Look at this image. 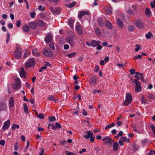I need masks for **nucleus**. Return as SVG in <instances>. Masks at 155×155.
Instances as JSON below:
<instances>
[{"label": "nucleus", "mask_w": 155, "mask_h": 155, "mask_svg": "<svg viewBox=\"0 0 155 155\" xmlns=\"http://www.w3.org/2000/svg\"><path fill=\"white\" fill-rule=\"evenodd\" d=\"M150 127L152 129L153 134L155 136V126L153 124H151L150 125Z\"/></svg>", "instance_id": "nucleus-39"}, {"label": "nucleus", "mask_w": 155, "mask_h": 155, "mask_svg": "<svg viewBox=\"0 0 155 155\" xmlns=\"http://www.w3.org/2000/svg\"><path fill=\"white\" fill-rule=\"evenodd\" d=\"M142 58V55H136L134 57V58L135 59H141Z\"/></svg>", "instance_id": "nucleus-52"}, {"label": "nucleus", "mask_w": 155, "mask_h": 155, "mask_svg": "<svg viewBox=\"0 0 155 155\" xmlns=\"http://www.w3.org/2000/svg\"><path fill=\"white\" fill-rule=\"evenodd\" d=\"M44 65L45 66H50L51 65L50 63L48 62H45L44 63Z\"/></svg>", "instance_id": "nucleus-62"}, {"label": "nucleus", "mask_w": 155, "mask_h": 155, "mask_svg": "<svg viewBox=\"0 0 155 155\" xmlns=\"http://www.w3.org/2000/svg\"><path fill=\"white\" fill-rule=\"evenodd\" d=\"M12 130H14L16 128L18 129L19 128V126L18 125H16L15 124H14L12 125Z\"/></svg>", "instance_id": "nucleus-36"}, {"label": "nucleus", "mask_w": 155, "mask_h": 155, "mask_svg": "<svg viewBox=\"0 0 155 155\" xmlns=\"http://www.w3.org/2000/svg\"><path fill=\"white\" fill-rule=\"evenodd\" d=\"M108 140L106 141L105 142V143H109L110 144H111L113 142V140L112 139V138H109L108 139Z\"/></svg>", "instance_id": "nucleus-49"}, {"label": "nucleus", "mask_w": 155, "mask_h": 155, "mask_svg": "<svg viewBox=\"0 0 155 155\" xmlns=\"http://www.w3.org/2000/svg\"><path fill=\"white\" fill-rule=\"evenodd\" d=\"M22 29L25 32H28L30 30L29 27L27 25H25L22 26Z\"/></svg>", "instance_id": "nucleus-22"}, {"label": "nucleus", "mask_w": 155, "mask_h": 155, "mask_svg": "<svg viewBox=\"0 0 155 155\" xmlns=\"http://www.w3.org/2000/svg\"><path fill=\"white\" fill-rule=\"evenodd\" d=\"M86 134L83 135V137L86 139H89L91 136H93V133L90 131H87Z\"/></svg>", "instance_id": "nucleus-15"}, {"label": "nucleus", "mask_w": 155, "mask_h": 155, "mask_svg": "<svg viewBox=\"0 0 155 155\" xmlns=\"http://www.w3.org/2000/svg\"><path fill=\"white\" fill-rule=\"evenodd\" d=\"M10 125V120H8L5 121L3 126V129L4 130H6L9 128Z\"/></svg>", "instance_id": "nucleus-14"}, {"label": "nucleus", "mask_w": 155, "mask_h": 155, "mask_svg": "<svg viewBox=\"0 0 155 155\" xmlns=\"http://www.w3.org/2000/svg\"><path fill=\"white\" fill-rule=\"evenodd\" d=\"M24 110L25 113H28V108L26 104L25 103L24 104Z\"/></svg>", "instance_id": "nucleus-32"}, {"label": "nucleus", "mask_w": 155, "mask_h": 155, "mask_svg": "<svg viewBox=\"0 0 155 155\" xmlns=\"http://www.w3.org/2000/svg\"><path fill=\"white\" fill-rule=\"evenodd\" d=\"M15 84L21 86V81L19 78H16L15 79Z\"/></svg>", "instance_id": "nucleus-31"}, {"label": "nucleus", "mask_w": 155, "mask_h": 155, "mask_svg": "<svg viewBox=\"0 0 155 155\" xmlns=\"http://www.w3.org/2000/svg\"><path fill=\"white\" fill-rule=\"evenodd\" d=\"M135 29V27L132 25H130L128 27V30L130 31H132Z\"/></svg>", "instance_id": "nucleus-40"}, {"label": "nucleus", "mask_w": 155, "mask_h": 155, "mask_svg": "<svg viewBox=\"0 0 155 155\" xmlns=\"http://www.w3.org/2000/svg\"><path fill=\"white\" fill-rule=\"evenodd\" d=\"M95 34L98 36H100L101 35L100 30L98 28H97L95 29Z\"/></svg>", "instance_id": "nucleus-24"}, {"label": "nucleus", "mask_w": 155, "mask_h": 155, "mask_svg": "<svg viewBox=\"0 0 155 155\" xmlns=\"http://www.w3.org/2000/svg\"><path fill=\"white\" fill-rule=\"evenodd\" d=\"M117 23L118 25L120 28H122L123 26V23L122 22L120 18H118L117 20Z\"/></svg>", "instance_id": "nucleus-25"}, {"label": "nucleus", "mask_w": 155, "mask_h": 155, "mask_svg": "<svg viewBox=\"0 0 155 155\" xmlns=\"http://www.w3.org/2000/svg\"><path fill=\"white\" fill-rule=\"evenodd\" d=\"M35 64V62L33 58H31L25 63V66L26 68H28L29 67L34 66Z\"/></svg>", "instance_id": "nucleus-2"}, {"label": "nucleus", "mask_w": 155, "mask_h": 155, "mask_svg": "<svg viewBox=\"0 0 155 155\" xmlns=\"http://www.w3.org/2000/svg\"><path fill=\"white\" fill-rule=\"evenodd\" d=\"M37 117L40 119H43L44 117V114L43 113H40L38 114Z\"/></svg>", "instance_id": "nucleus-45"}, {"label": "nucleus", "mask_w": 155, "mask_h": 155, "mask_svg": "<svg viewBox=\"0 0 155 155\" xmlns=\"http://www.w3.org/2000/svg\"><path fill=\"white\" fill-rule=\"evenodd\" d=\"M147 155H155V151L154 150H151L147 154Z\"/></svg>", "instance_id": "nucleus-43"}, {"label": "nucleus", "mask_w": 155, "mask_h": 155, "mask_svg": "<svg viewBox=\"0 0 155 155\" xmlns=\"http://www.w3.org/2000/svg\"><path fill=\"white\" fill-rule=\"evenodd\" d=\"M36 15V13L35 12H32L30 14L31 17L32 18H34Z\"/></svg>", "instance_id": "nucleus-58"}, {"label": "nucleus", "mask_w": 155, "mask_h": 155, "mask_svg": "<svg viewBox=\"0 0 155 155\" xmlns=\"http://www.w3.org/2000/svg\"><path fill=\"white\" fill-rule=\"evenodd\" d=\"M132 101V96L130 94H127L126 95V98L124 101V105L127 106L130 104Z\"/></svg>", "instance_id": "nucleus-3"}, {"label": "nucleus", "mask_w": 155, "mask_h": 155, "mask_svg": "<svg viewBox=\"0 0 155 155\" xmlns=\"http://www.w3.org/2000/svg\"><path fill=\"white\" fill-rule=\"evenodd\" d=\"M136 48L135 49V51H138L140 49L141 47L139 45H135Z\"/></svg>", "instance_id": "nucleus-47"}, {"label": "nucleus", "mask_w": 155, "mask_h": 155, "mask_svg": "<svg viewBox=\"0 0 155 155\" xmlns=\"http://www.w3.org/2000/svg\"><path fill=\"white\" fill-rule=\"evenodd\" d=\"M99 70V68L98 65H96L94 68L95 71L97 72Z\"/></svg>", "instance_id": "nucleus-63"}, {"label": "nucleus", "mask_w": 155, "mask_h": 155, "mask_svg": "<svg viewBox=\"0 0 155 155\" xmlns=\"http://www.w3.org/2000/svg\"><path fill=\"white\" fill-rule=\"evenodd\" d=\"M105 26L108 29H111L112 28V26L111 22L108 21H106L105 22Z\"/></svg>", "instance_id": "nucleus-18"}, {"label": "nucleus", "mask_w": 155, "mask_h": 155, "mask_svg": "<svg viewBox=\"0 0 155 155\" xmlns=\"http://www.w3.org/2000/svg\"><path fill=\"white\" fill-rule=\"evenodd\" d=\"M89 14L88 11H82L78 14V16L79 18H81L82 17L85 15H88Z\"/></svg>", "instance_id": "nucleus-16"}, {"label": "nucleus", "mask_w": 155, "mask_h": 155, "mask_svg": "<svg viewBox=\"0 0 155 155\" xmlns=\"http://www.w3.org/2000/svg\"><path fill=\"white\" fill-rule=\"evenodd\" d=\"M148 97L150 99H155V96L152 94L149 95Z\"/></svg>", "instance_id": "nucleus-56"}, {"label": "nucleus", "mask_w": 155, "mask_h": 155, "mask_svg": "<svg viewBox=\"0 0 155 155\" xmlns=\"http://www.w3.org/2000/svg\"><path fill=\"white\" fill-rule=\"evenodd\" d=\"M121 140L123 142H125L127 141V138L126 137H120Z\"/></svg>", "instance_id": "nucleus-60"}, {"label": "nucleus", "mask_w": 155, "mask_h": 155, "mask_svg": "<svg viewBox=\"0 0 155 155\" xmlns=\"http://www.w3.org/2000/svg\"><path fill=\"white\" fill-rule=\"evenodd\" d=\"M49 46L50 48L52 50H54L55 49L54 44L52 43H50L49 44Z\"/></svg>", "instance_id": "nucleus-55"}, {"label": "nucleus", "mask_w": 155, "mask_h": 155, "mask_svg": "<svg viewBox=\"0 0 155 155\" xmlns=\"http://www.w3.org/2000/svg\"><path fill=\"white\" fill-rule=\"evenodd\" d=\"M43 53L45 56L51 57L52 55V52L49 48H45L43 50Z\"/></svg>", "instance_id": "nucleus-8"}, {"label": "nucleus", "mask_w": 155, "mask_h": 155, "mask_svg": "<svg viewBox=\"0 0 155 155\" xmlns=\"http://www.w3.org/2000/svg\"><path fill=\"white\" fill-rule=\"evenodd\" d=\"M89 82L90 84L93 86H95L97 83V78L95 77H93L90 79Z\"/></svg>", "instance_id": "nucleus-9"}, {"label": "nucleus", "mask_w": 155, "mask_h": 155, "mask_svg": "<svg viewBox=\"0 0 155 155\" xmlns=\"http://www.w3.org/2000/svg\"><path fill=\"white\" fill-rule=\"evenodd\" d=\"M115 125V124L114 123H113L111 124H109V125H107L106 127L105 128V129H107L108 128H110L114 126Z\"/></svg>", "instance_id": "nucleus-35"}, {"label": "nucleus", "mask_w": 155, "mask_h": 155, "mask_svg": "<svg viewBox=\"0 0 155 155\" xmlns=\"http://www.w3.org/2000/svg\"><path fill=\"white\" fill-rule=\"evenodd\" d=\"M146 15H147L148 18H150L152 16L150 9L148 8H146Z\"/></svg>", "instance_id": "nucleus-19"}, {"label": "nucleus", "mask_w": 155, "mask_h": 155, "mask_svg": "<svg viewBox=\"0 0 155 155\" xmlns=\"http://www.w3.org/2000/svg\"><path fill=\"white\" fill-rule=\"evenodd\" d=\"M76 3L75 2H73L72 3L68 5L67 6L68 8H70L74 6L75 5Z\"/></svg>", "instance_id": "nucleus-37"}, {"label": "nucleus", "mask_w": 155, "mask_h": 155, "mask_svg": "<svg viewBox=\"0 0 155 155\" xmlns=\"http://www.w3.org/2000/svg\"><path fill=\"white\" fill-rule=\"evenodd\" d=\"M75 29L79 35H81L83 34V30L81 24L77 22L75 26Z\"/></svg>", "instance_id": "nucleus-4"}, {"label": "nucleus", "mask_w": 155, "mask_h": 155, "mask_svg": "<svg viewBox=\"0 0 155 155\" xmlns=\"http://www.w3.org/2000/svg\"><path fill=\"white\" fill-rule=\"evenodd\" d=\"M37 24L40 26H43L45 25V23L43 21L39 20L37 21Z\"/></svg>", "instance_id": "nucleus-30"}, {"label": "nucleus", "mask_w": 155, "mask_h": 155, "mask_svg": "<svg viewBox=\"0 0 155 155\" xmlns=\"http://www.w3.org/2000/svg\"><path fill=\"white\" fill-rule=\"evenodd\" d=\"M95 137L94 136L93 134V136H91L90 138V140L91 143H93L94 141V138Z\"/></svg>", "instance_id": "nucleus-48"}, {"label": "nucleus", "mask_w": 155, "mask_h": 155, "mask_svg": "<svg viewBox=\"0 0 155 155\" xmlns=\"http://www.w3.org/2000/svg\"><path fill=\"white\" fill-rule=\"evenodd\" d=\"M14 105V98L11 97L8 101V106L9 108L13 107Z\"/></svg>", "instance_id": "nucleus-11"}, {"label": "nucleus", "mask_w": 155, "mask_h": 155, "mask_svg": "<svg viewBox=\"0 0 155 155\" xmlns=\"http://www.w3.org/2000/svg\"><path fill=\"white\" fill-rule=\"evenodd\" d=\"M5 141L4 140H2L0 141V144L2 146L5 145Z\"/></svg>", "instance_id": "nucleus-61"}, {"label": "nucleus", "mask_w": 155, "mask_h": 155, "mask_svg": "<svg viewBox=\"0 0 155 155\" xmlns=\"http://www.w3.org/2000/svg\"><path fill=\"white\" fill-rule=\"evenodd\" d=\"M32 54L34 56L37 57L39 55L40 52H37V49H34L32 51Z\"/></svg>", "instance_id": "nucleus-23"}, {"label": "nucleus", "mask_w": 155, "mask_h": 155, "mask_svg": "<svg viewBox=\"0 0 155 155\" xmlns=\"http://www.w3.org/2000/svg\"><path fill=\"white\" fill-rule=\"evenodd\" d=\"M65 153L66 155H76L75 153L68 151H66Z\"/></svg>", "instance_id": "nucleus-50"}, {"label": "nucleus", "mask_w": 155, "mask_h": 155, "mask_svg": "<svg viewBox=\"0 0 155 155\" xmlns=\"http://www.w3.org/2000/svg\"><path fill=\"white\" fill-rule=\"evenodd\" d=\"M76 54V53L75 52H73L71 53L70 54H67V55L68 57H69L70 58H71L73 57H74L75 54Z\"/></svg>", "instance_id": "nucleus-34"}, {"label": "nucleus", "mask_w": 155, "mask_h": 155, "mask_svg": "<svg viewBox=\"0 0 155 155\" xmlns=\"http://www.w3.org/2000/svg\"><path fill=\"white\" fill-rule=\"evenodd\" d=\"M101 43V42L100 41H96L95 40H92L91 41V44L92 47H94L97 45H100Z\"/></svg>", "instance_id": "nucleus-13"}, {"label": "nucleus", "mask_w": 155, "mask_h": 155, "mask_svg": "<svg viewBox=\"0 0 155 155\" xmlns=\"http://www.w3.org/2000/svg\"><path fill=\"white\" fill-rule=\"evenodd\" d=\"M21 87V86L15 84L13 86V89L15 90H17Z\"/></svg>", "instance_id": "nucleus-38"}, {"label": "nucleus", "mask_w": 155, "mask_h": 155, "mask_svg": "<svg viewBox=\"0 0 155 155\" xmlns=\"http://www.w3.org/2000/svg\"><path fill=\"white\" fill-rule=\"evenodd\" d=\"M75 39L74 35L68 37L66 38V41L71 46L74 45V41Z\"/></svg>", "instance_id": "nucleus-7"}, {"label": "nucleus", "mask_w": 155, "mask_h": 155, "mask_svg": "<svg viewBox=\"0 0 155 155\" xmlns=\"http://www.w3.org/2000/svg\"><path fill=\"white\" fill-rule=\"evenodd\" d=\"M106 12L107 14L110 15L112 14L111 8H108Z\"/></svg>", "instance_id": "nucleus-46"}, {"label": "nucleus", "mask_w": 155, "mask_h": 155, "mask_svg": "<svg viewBox=\"0 0 155 155\" xmlns=\"http://www.w3.org/2000/svg\"><path fill=\"white\" fill-rule=\"evenodd\" d=\"M133 130L134 132L139 134H143L144 132L143 130L142 131H139L138 130H137L136 128L134 127L133 128Z\"/></svg>", "instance_id": "nucleus-33"}, {"label": "nucleus", "mask_w": 155, "mask_h": 155, "mask_svg": "<svg viewBox=\"0 0 155 155\" xmlns=\"http://www.w3.org/2000/svg\"><path fill=\"white\" fill-rule=\"evenodd\" d=\"M142 74H140L137 72H136L135 74L134 75L135 77L136 78V79H137L138 81L140 79V76H141Z\"/></svg>", "instance_id": "nucleus-27"}, {"label": "nucleus", "mask_w": 155, "mask_h": 155, "mask_svg": "<svg viewBox=\"0 0 155 155\" xmlns=\"http://www.w3.org/2000/svg\"><path fill=\"white\" fill-rule=\"evenodd\" d=\"M100 92H101V91H100L98 90H96V89H94V91H93V93L94 94H95L97 93H99Z\"/></svg>", "instance_id": "nucleus-59"}, {"label": "nucleus", "mask_w": 155, "mask_h": 155, "mask_svg": "<svg viewBox=\"0 0 155 155\" xmlns=\"http://www.w3.org/2000/svg\"><path fill=\"white\" fill-rule=\"evenodd\" d=\"M16 25L17 27H20L21 25V21L19 20H18L16 22Z\"/></svg>", "instance_id": "nucleus-54"}, {"label": "nucleus", "mask_w": 155, "mask_h": 155, "mask_svg": "<svg viewBox=\"0 0 155 155\" xmlns=\"http://www.w3.org/2000/svg\"><path fill=\"white\" fill-rule=\"evenodd\" d=\"M131 80L133 83H134L135 84V91L137 92L140 91H141V87L139 82L136 79L134 80L132 79Z\"/></svg>", "instance_id": "nucleus-1"}, {"label": "nucleus", "mask_w": 155, "mask_h": 155, "mask_svg": "<svg viewBox=\"0 0 155 155\" xmlns=\"http://www.w3.org/2000/svg\"><path fill=\"white\" fill-rule=\"evenodd\" d=\"M55 118L54 116L50 117H48V120L49 122H52L55 121Z\"/></svg>", "instance_id": "nucleus-41"}, {"label": "nucleus", "mask_w": 155, "mask_h": 155, "mask_svg": "<svg viewBox=\"0 0 155 155\" xmlns=\"http://www.w3.org/2000/svg\"><path fill=\"white\" fill-rule=\"evenodd\" d=\"M153 37V35L151 32H148L147 34H146V38L147 39H150Z\"/></svg>", "instance_id": "nucleus-26"}, {"label": "nucleus", "mask_w": 155, "mask_h": 155, "mask_svg": "<svg viewBox=\"0 0 155 155\" xmlns=\"http://www.w3.org/2000/svg\"><path fill=\"white\" fill-rule=\"evenodd\" d=\"M29 25L31 29H35L37 27V24L35 22H30L29 23Z\"/></svg>", "instance_id": "nucleus-20"}, {"label": "nucleus", "mask_w": 155, "mask_h": 155, "mask_svg": "<svg viewBox=\"0 0 155 155\" xmlns=\"http://www.w3.org/2000/svg\"><path fill=\"white\" fill-rule=\"evenodd\" d=\"M69 46L68 45L65 44L64 45V49H67L69 48Z\"/></svg>", "instance_id": "nucleus-64"}, {"label": "nucleus", "mask_w": 155, "mask_h": 155, "mask_svg": "<svg viewBox=\"0 0 155 155\" xmlns=\"http://www.w3.org/2000/svg\"><path fill=\"white\" fill-rule=\"evenodd\" d=\"M7 109V107L6 105L2 104L0 106V109L1 110H6Z\"/></svg>", "instance_id": "nucleus-29"}, {"label": "nucleus", "mask_w": 155, "mask_h": 155, "mask_svg": "<svg viewBox=\"0 0 155 155\" xmlns=\"http://www.w3.org/2000/svg\"><path fill=\"white\" fill-rule=\"evenodd\" d=\"M141 103L142 104H145V99L144 96H142L141 97Z\"/></svg>", "instance_id": "nucleus-51"}, {"label": "nucleus", "mask_w": 155, "mask_h": 155, "mask_svg": "<svg viewBox=\"0 0 155 155\" xmlns=\"http://www.w3.org/2000/svg\"><path fill=\"white\" fill-rule=\"evenodd\" d=\"M135 25L138 27L141 28L143 26V23L140 20H136L135 22Z\"/></svg>", "instance_id": "nucleus-17"}, {"label": "nucleus", "mask_w": 155, "mask_h": 155, "mask_svg": "<svg viewBox=\"0 0 155 155\" xmlns=\"http://www.w3.org/2000/svg\"><path fill=\"white\" fill-rule=\"evenodd\" d=\"M141 143L142 147H144L145 145V139H143L141 141Z\"/></svg>", "instance_id": "nucleus-57"}, {"label": "nucleus", "mask_w": 155, "mask_h": 155, "mask_svg": "<svg viewBox=\"0 0 155 155\" xmlns=\"http://www.w3.org/2000/svg\"><path fill=\"white\" fill-rule=\"evenodd\" d=\"M50 9L54 15H58L61 13V10L59 8L51 7Z\"/></svg>", "instance_id": "nucleus-5"}, {"label": "nucleus", "mask_w": 155, "mask_h": 155, "mask_svg": "<svg viewBox=\"0 0 155 155\" xmlns=\"http://www.w3.org/2000/svg\"><path fill=\"white\" fill-rule=\"evenodd\" d=\"M119 146V145L117 142H115L114 143L112 146L114 150L115 151H117L118 149Z\"/></svg>", "instance_id": "nucleus-21"}, {"label": "nucleus", "mask_w": 155, "mask_h": 155, "mask_svg": "<svg viewBox=\"0 0 155 155\" xmlns=\"http://www.w3.org/2000/svg\"><path fill=\"white\" fill-rule=\"evenodd\" d=\"M38 10L41 11L43 12L45 10V8L44 7H42L41 5L38 6Z\"/></svg>", "instance_id": "nucleus-42"}, {"label": "nucleus", "mask_w": 155, "mask_h": 155, "mask_svg": "<svg viewBox=\"0 0 155 155\" xmlns=\"http://www.w3.org/2000/svg\"><path fill=\"white\" fill-rule=\"evenodd\" d=\"M135 70L134 69H130V73L132 75H134L135 74Z\"/></svg>", "instance_id": "nucleus-53"}, {"label": "nucleus", "mask_w": 155, "mask_h": 155, "mask_svg": "<svg viewBox=\"0 0 155 155\" xmlns=\"http://www.w3.org/2000/svg\"><path fill=\"white\" fill-rule=\"evenodd\" d=\"M21 52L20 48L18 47H17L15 52V58L17 59H20L21 57Z\"/></svg>", "instance_id": "nucleus-6"}, {"label": "nucleus", "mask_w": 155, "mask_h": 155, "mask_svg": "<svg viewBox=\"0 0 155 155\" xmlns=\"http://www.w3.org/2000/svg\"><path fill=\"white\" fill-rule=\"evenodd\" d=\"M7 37L6 40V43H8L9 41L10 37V33L9 32H7Z\"/></svg>", "instance_id": "nucleus-44"}, {"label": "nucleus", "mask_w": 155, "mask_h": 155, "mask_svg": "<svg viewBox=\"0 0 155 155\" xmlns=\"http://www.w3.org/2000/svg\"><path fill=\"white\" fill-rule=\"evenodd\" d=\"M52 39V35L50 33H48L45 38V42L48 43L51 41Z\"/></svg>", "instance_id": "nucleus-10"}, {"label": "nucleus", "mask_w": 155, "mask_h": 155, "mask_svg": "<svg viewBox=\"0 0 155 155\" xmlns=\"http://www.w3.org/2000/svg\"><path fill=\"white\" fill-rule=\"evenodd\" d=\"M74 21H73L69 19L68 21V24L70 26L71 28H73V24Z\"/></svg>", "instance_id": "nucleus-28"}, {"label": "nucleus", "mask_w": 155, "mask_h": 155, "mask_svg": "<svg viewBox=\"0 0 155 155\" xmlns=\"http://www.w3.org/2000/svg\"><path fill=\"white\" fill-rule=\"evenodd\" d=\"M20 75L22 78H25V73L23 67H21L18 71Z\"/></svg>", "instance_id": "nucleus-12"}]
</instances>
